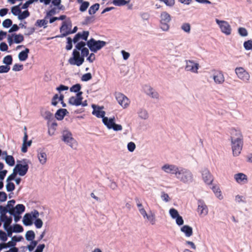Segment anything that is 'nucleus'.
<instances>
[{
	"label": "nucleus",
	"mask_w": 252,
	"mask_h": 252,
	"mask_svg": "<svg viewBox=\"0 0 252 252\" xmlns=\"http://www.w3.org/2000/svg\"><path fill=\"white\" fill-rule=\"evenodd\" d=\"M80 3H81V4L80 6L79 10L81 12L85 11L90 5V3L88 1H84L81 2Z\"/></svg>",
	"instance_id": "37"
},
{
	"label": "nucleus",
	"mask_w": 252,
	"mask_h": 252,
	"mask_svg": "<svg viewBox=\"0 0 252 252\" xmlns=\"http://www.w3.org/2000/svg\"><path fill=\"white\" fill-rule=\"evenodd\" d=\"M38 158L40 163L42 164H44L47 161V155L42 151L39 152L38 153Z\"/></svg>",
	"instance_id": "27"
},
{
	"label": "nucleus",
	"mask_w": 252,
	"mask_h": 252,
	"mask_svg": "<svg viewBox=\"0 0 252 252\" xmlns=\"http://www.w3.org/2000/svg\"><path fill=\"white\" fill-rule=\"evenodd\" d=\"M176 176L177 178L185 183L191 182L193 178L191 172L184 168L179 169L178 173L176 174Z\"/></svg>",
	"instance_id": "1"
},
{
	"label": "nucleus",
	"mask_w": 252,
	"mask_h": 252,
	"mask_svg": "<svg viewBox=\"0 0 252 252\" xmlns=\"http://www.w3.org/2000/svg\"><path fill=\"white\" fill-rule=\"evenodd\" d=\"M34 224L36 228H40L42 226L43 222L41 220L37 219L34 222Z\"/></svg>",
	"instance_id": "61"
},
{
	"label": "nucleus",
	"mask_w": 252,
	"mask_h": 252,
	"mask_svg": "<svg viewBox=\"0 0 252 252\" xmlns=\"http://www.w3.org/2000/svg\"><path fill=\"white\" fill-rule=\"evenodd\" d=\"M86 45V43L84 41H80L78 42L75 45V49L77 50H81L83 48L85 47Z\"/></svg>",
	"instance_id": "54"
},
{
	"label": "nucleus",
	"mask_w": 252,
	"mask_h": 252,
	"mask_svg": "<svg viewBox=\"0 0 252 252\" xmlns=\"http://www.w3.org/2000/svg\"><path fill=\"white\" fill-rule=\"evenodd\" d=\"M24 136L23 137V143L22 144V147L21 151L23 153H26L28 150V147H30L32 144V140L27 141L28 140V134L27 132V128L25 127Z\"/></svg>",
	"instance_id": "17"
},
{
	"label": "nucleus",
	"mask_w": 252,
	"mask_h": 252,
	"mask_svg": "<svg viewBox=\"0 0 252 252\" xmlns=\"http://www.w3.org/2000/svg\"><path fill=\"white\" fill-rule=\"evenodd\" d=\"M216 23L218 24L220 29L221 32L226 35L231 33L232 29L229 23L225 21L216 19Z\"/></svg>",
	"instance_id": "5"
},
{
	"label": "nucleus",
	"mask_w": 252,
	"mask_h": 252,
	"mask_svg": "<svg viewBox=\"0 0 252 252\" xmlns=\"http://www.w3.org/2000/svg\"><path fill=\"white\" fill-rule=\"evenodd\" d=\"M8 212V209L6 207H4L2 206H0V213L1 214V217L3 216H6V213Z\"/></svg>",
	"instance_id": "56"
},
{
	"label": "nucleus",
	"mask_w": 252,
	"mask_h": 252,
	"mask_svg": "<svg viewBox=\"0 0 252 252\" xmlns=\"http://www.w3.org/2000/svg\"><path fill=\"white\" fill-rule=\"evenodd\" d=\"M10 69L9 66L7 65H0V73H7Z\"/></svg>",
	"instance_id": "52"
},
{
	"label": "nucleus",
	"mask_w": 252,
	"mask_h": 252,
	"mask_svg": "<svg viewBox=\"0 0 252 252\" xmlns=\"http://www.w3.org/2000/svg\"><path fill=\"white\" fill-rule=\"evenodd\" d=\"M81 89V85L79 84H77L73 85L70 88V92L78 93Z\"/></svg>",
	"instance_id": "44"
},
{
	"label": "nucleus",
	"mask_w": 252,
	"mask_h": 252,
	"mask_svg": "<svg viewBox=\"0 0 252 252\" xmlns=\"http://www.w3.org/2000/svg\"><path fill=\"white\" fill-rule=\"evenodd\" d=\"M82 56L84 58L87 57L89 54V49L86 47L83 48L81 50Z\"/></svg>",
	"instance_id": "64"
},
{
	"label": "nucleus",
	"mask_w": 252,
	"mask_h": 252,
	"mask_svg": "<svg viewBox=\"0 0 252 252\" xmlns=\"http://www.w3.org/2000/svg\"><path fill=\"white\" fill-rule=\"evenodd\" d=\"M212 189L218 198H220V199L222 198V196L221 194V191L218 186H214L212 187Z\"/></svg>",
	"instance_id": "30"
},
{
	"label": "nucleus",
	"mask_w": 252,
	"mask_h": 252,
	"mask_svg": "<svg viewBox=\"0 0 252 252\" xmlns=\"http://www.w3.org/2000/svg\"><path fill=\"white\" fill-rule=\"evenodd\" d=\"M25 237L27 240L32 241L35 238L34 232L32 230H29L26 232Z\"/></svg>",
	"instance_id": "32"
},
{
	"label": "nucleus",
	"mask_w": 252,
	"mask_h": 252,
	"mask_svg": "<svg viewBox=\"0 0 252 252\" xmlns=\"http://www.w3.org/2000/svg\"><path fill=\"white\" fill-rule=\"evenodd\" d=\"M138 114L139 116L143 119H146L148 117V113L145 110H140Z\"/></svg>",
	"instance_id": "53"
},
{
	"label": "nucleus",
	"mask_w": 252,
	"mask_h": 252,
	"mask_svg": "<svg viewBox=\"0 0 252 252\" xmlns=\"http://www.w3.org/2000/svg\"><path fill=\"white\" fill-rule=\"evenodd\" d=\"M102 121L109 129H111V127L115 123V118L113 117L108 119L107 117H104L102 119Z\"/></svg>",
	"instance_id": "22"
},
{
	"label": "nucleus",
	"mask_w": 252,
	"mask_h": 252,
	"mask_svg": "<svg viewBox=\"0 0 252 252\" xmlns=\"http://www.w3.org/2000/svg\"><path fill=\"white\" fill-rule=\"evenodd\" d=\"M0 239L4 242L6 241L7 239L6 234L2 230H0Z\"/></svg>",
	"instance_id": "62"
},
{
	"label": "nucleus",
	"mask_w": 252,
	"mask_h": 252,
	"mask_svg": "<svg viewBox=\"0 0 252 252\" xmlns=\"http://www.w3.org/2000/svg\"><path fill=\"white\" fill-rule=\"evenodd\" d=\"M92 107L94 108V110L92 112L93 115L96 116L97 118H102V119H103V118L105 117L104 116L105 114L104 111L100 110L99 107L97 108V109H96L95 108L94 105H93Z\"/></svg>",
	"instance_id": "23"
},
{
	"label": "nucleus",
	"mask_w": 252,
	"mask_h": 252,
	"mask_svg": "<svg viewBox=\"0 0 252 252\" xmlns=\"http://www.w3.org/2000/svg\"><path fill=\"white\" fill-rule=\"evenodd\" d=\"M5 160L6 163L9 166H12L15 164V160L12 156H6Z\"/></svg>",
	"instance_id": "33"
},
{
	"label": "nucleus",
	"mask_w": 252,
	"mask_h": 252,
	"mask_svg": "<svg viewBox=\"0 0 252 252\" xmlns=\"http://www.w3.org/2000/svg\"><path fill=\"white\" fill-rule=\"evenodd\" d=\"M89 35V32L88 31H83L82 32H78L75 35L73 39V42L75 43L78 42L80 39L87 41Z\"/></svg>",
	"instance_id": "19"
},
{
	"label": "nucleus",
	"mask_w": 252,
	"mask_h": 252,
	"mask_svg": "<svg viewBox=\"0 0 252 252\" xmlns=\"http://www.w3.org/2000/svg\"><path fill=\"white\" fill-rule=\"evenodd\" d=\"M71 22L66 19L65 16L64 15V36L70 34L68 32L71 31Z\"/></svg>",
	"instance_id": "21"
},
{
	"label": "nucleus",
	"mask_w": 252,
	"mask_h": 252,
	"mask_svg": "<svg viewBox=\"0 0 252 252\" xmlns=\"http://www.w3.org/2000/svg\"><path fill=\"white\" fill-rule=\"evenodd\" d=\"M235 73L238 77L244 81H248L250 79V75L243 67H237L235 69Z\"/></svg>",
	"instance_id": "9"
},
{
	"label": "nucleus",
	"mask_w": 252,
	"mask_h": 252,
	"mask_svg": "<svg viewBox=\"0 0 252 252\" xmlns=\"http://www.w3.org/2000/svg\"><path fill=\"white\" fill-rule=\"evenodd\" d=\"M169 214L171 217L174 219L179 216L178 212L174 208H171L170 209Z\"/></svg>",
	"instance_id": "42"
},
{
	"label": "nucleus",
	"mask_w": 252,
	"mask_h": 252,
	"mask_svg": "<svg viewBox=\"0 0 252 252\" xmlns=\"http://www.w3.org/2000/svg\"><path fill=\"white\" fill-rule=\"evenodd\" d=\"M67 42L65 48L67 50H70L72 47V43L73 41L70 37H67Z\"/></svg>",
	"instance_id": "57"
},
{
	"label": "nucleus",
	"mask_w": 252,
	"mask_h": 252,
	"mask_svg": "<svg viewBox=\"0 0 252 252\" xmlns=\"http://www.w3.org/2000/svg\"><path fill=\"white\" fill-rule=\"evenodd\" d=\"M12 24V21L9 19H7L4 20L2 22V26L4 28H8L10 27Z\"/></svg>",
	"instance_id": "50"
},
{
	"label": "nucleus",
	"mask_w": 252,
	"mask_h": 252,
	"mask_svg": "<svg viewBox=\"0 0 252 252\" xmlns=\"http://www.w3.org/2000/svg\"><path fill=\"white\" fill-rule=\"evenodd\" d=\"M12 57L11 55H7L5 56L3 60V63L9 66L12 63Z\"/></svg>",
	"instance_id": "35"
},
{
	"label": "nucleus",
	"mask_w": 252,
	"mask_h": 252,
	"mask_svg": "<svg viewBox=\"0 0 252 252\" xmlns=\"http://www.w3.org/2000/svg\"><path fill=\"white\" fill-rule=\"evenodd\" d=\"M234 179L238 183L240 184H244L248 182L247 176L242 173L235 174L234 175Z\"/></svg>",
	"instance_id": "20"
},
{
	"label": "nucleus",
	"mask_w": 252,
	"mask_h": 252,
	"mask_svg": "<svg viewBox=\"0 0 252 252\" xmlns=\"http://www.w3.org/2000/svg\"><path fill=\"white\" fill-rule=\"evenodd\" d=\"M127 148L130 152H133L135 149V144L132 142L128 143L127 144Z\"/></svg>",
	"instance_id": "63"
},
{
	"label": "nucleus",
	"mask_w": 252,
	"mask_h": 252,
	"mask_svg": "<svg viewBox=\"0 0 252 252\" xmlns=\"http://www.w3.org/2000/svg\"><path fill=\"white\" fill-rule=\"evenodd\" d=\"M99 8V3H95L94 5H92L89 9V13L90 15H93L95 13L96 11L98 10Z\"/></svg>",
	"instance_id": "31"
},
{
	"label": "nucleus",
	"mask_w": 252,
	"mask_h": 252,
	"mask_svg": "<svg viewBox=\"0 0 252 252\" xmlns=\"http://www.w3.org/2000/svg\"><path fill=\"white\" fill-rule=\"evenodd\" d=\"M6 188L7 191H12L15 189V185L13 183L9 181L6 184Z\"/></svg>",
	"instance_id": "49"
},
{
	"label": "nucleus",
	"mask_w": 252,
	"mask_h": 252,
	"mask_svg": "<svg viewBox=\"0 0 252 252\" xmlns=\"http://www.w3.org/2000/svg\"><path fill=\"white\" fill-rule=\"evenodd\" d=\"M199 68V64L194 62L188 60L186 61V69L192 72L197 73Z\"/></svg>",
	"instance_id": "15"
},
{
	"label": "nucleus",
	"mask_w": 252,
	"mask_h": 252,
	"mask_svg": "<svg viewBox=\"0 0 252 252\" xmlns=\"http://www.w3.org/2000/svg\"><path fill=\"white\" fill-rule=\"evenodd\" d=\"M181 230L184 232L187 237H190L192 235V228L189 225H184L181 229Z\"/></svg>",
	"instance_id": "25"
},
{
	"label": "nucleus",
	"mask_w": 252,
	"mask_h": 252,
	"mask_svg": "<svg viewBox=\"0 0 252 252\" xmlns=\"http://www.w3.org/2000/svg\"><path fill=\"white\" fill-rule=\"evenodd\" d=\"M13 35H14V41L16 43H20L24 40V36L21 34H13Z\"/></svg>",
	"instance_id": "38"
},
{
	"label": "nucleus",
	"mask_w": 252,
	"mask_h": 252,
	"mask_svg": "<svg viewBox=\"0 0 252 252\" xmlns=\"http://www.w3.org/2000/svg\"><path fill=\"white\" fill-rule=\"evenodd\" d=\"M127 2L126 0H114L113 3L116 6L126 5Z\"/></svg>",
	"instance_id": "45"
},
{
	"label": "nucleus",
	"mask_w": 252,
	"mask_h": 252,
	"mask_svg": "<svg viewBox=\"0 0 252 252\" xmlns=\"http://www.w3.org/2000/svg\"><path fill=\"white\" fill-rule=\"evenodd\" d=\"M30 16V12L28 10H25L18 15L19 20L24 19Z\"/></svg>",
	"instance_id": "41"
},
{
	"label": "nucleus",
	"mask_w": 252,
	"mask_h": 252,
	"mask_svg": "<svg viewBox=\"0 0 252 252\" xmlns=\"http://www.w3.org/2000/svg\"><path fill=\"white\" fill-rule=\"evenodd\" d=\"M59 101H61V103L63 104V95L61 94L60 97H59L58 94H56L54 96L52 99V104L56 106Z\"/></svg>",
	"instance_id": "28"
},
{
	"label": "nucleus",
	"mask_w": 252,
	"mask_h": 252,
	"mask_svg": "<svg viewBox=\"0 0 252 252\" xmlns=\"http://www.w3.org/2000/svg\"><path fill=\"white\" fill-rule=\"evenodd\" d=\"M64 142L72 149H77L78 146L77 141L72 137L71 133L66 130H64Z\"/></svg>",
	"instance_id": "3"
},
{
	"label": "nucleus",
	"mask_w": 252,
	"mask_h": 252,
	"mask_svg": "<svg viewBox=\"0 0 252 252\" xmlns=\"http://www.w3.org/2000/svg\"><path fill=\"white\" fill-rule=\"evenodd\" d=\"M213 79L215 82L217 84H222L224 82V77L222 71L220 70H214Z\"/></svg>",
	"instance_id": "10"
},
{
	"label": "nucleus",
	"mask_w": 252,
	"mask_h": 252,
	"mask_svg": "<svg viewBox=\"0 0 252 252\" xmlns=\"http://www.w3.org/2000/svg\"><path fill=\"white\" fill-rule=\"evenodd\" d=\"M55 117L58 120H62L63 119V109L61 108L57 111L55 114Z\"/></svg>",
	"instance_id": "40"
},
{
	"label": "nucleus",
	"mask_w": 252,
	"mask_h": 252,
	"mask_svg": "<svg viewBox=\"0 0 252 252\" xmlns=\"http://www.w3.org/2000/svg\"><path fill=\"white\" fill-rule=\"evenodd\" d=\"M23 69V65L18 63L15 64L12 68V70L15 71H20Z\"/></svg>",
	"instance_id": "59"
},
{
	"label": "nucleus",
	"mask_w": 252,
	"mask_h": 252,
	"mask_svg": "<svg viewBox=\"0 0 252 252\" xmlns=\"http://www.w3.org/2000/svg\"><path fill=\"white\" fill-rule=\"evenodd\" d=\"M244 47L247 50H252V40H249L244 43Z\"/></svg>",
	"instance_id": "43"
},
{
	"label": "nucleus",
	"mask_w": 252,
	"mask_h": 252,
	"mask_svg": "<svg viewBox=\"0 0 252 252\" xmlns=\"http://www.w3.org/2000/svg\"><path fill=\"white\" fill-rule=\"evenodd\" d=\"M73 57L69 60V62L71 64L81 65L84 61V58L80 56L79 52L76 49H74L73 51Z\"/></svg>",
	"instance_id": "4"
},
{
	"label": "nucleus",
	"mask_w": 252,
	"mask_h": 252,
	"mask_svg": "<svg viewBox=\"0 0 252 252\" xmlns=\"http://www.w3.org/2000/svg\"><path fill=\"white\" fill-rule=\"evenodd\" d=\"M162 169L166 173L175 174L178 173L179 168L175 165L166 164L162 167Z\"/></svg>",
	"instance_id": "16"
},
{
	"label": "nucleus",
	"mask_w": 252,
	"mask_h": 252,
	"mask_svg": "<svg viewBox=\"0 0 252 252\" xmlns=\"http://www.w3.org/2000/svg\"><path fill=\"white\" fill-rule=\"evenodd\" d=\"M231 141H243V136L240 130L232 128L230 132Z\"/></svg>",
	"instance_id": "11"
},
{
	"label": "nucleus",
	"mask_w": 252,
	"mask_h": 252,
	"mask_svg": "<svg viewBox=\"0 0 252 252\" xmlns=\"http://www.w3.org/2000/svg\"><path fill=\"white\" fill-rule=\"evenodd\" d=\"M30 244L28 246L27 248L29 251L32 252L34 248L36 247V246L37 245L38 241H31Z\"/></svg>",
	"instance_id": "48"
},
{
	"label": "nucleus",
	"mask_w": 252,
	"mask_h": 252,
	"mask_svg": "<svg viewBox=\"0 0 252 252\" xmlns=\"http://www.w3.org/2000/svg\"><path fill=\"white\" fill-rule=\"evenodd\" d=\"M1 220L4 222L5 225H10L12 222V219L11 217H8L7 216H3L1 217Z\"/></svg>",
	"instance_id": "36"
},
{
	"label": "nucleus",
	"mask_w": 252,
	"mask_h": 252,
	"mask_svg": "<svg viewBox=\"0 0 252 252\" xmlns=\"http://www.w3.org/2000/svg\"><path fill=\"white\" fill-rule=\"evenodd\" d=\"M115 97L119 104L124 108L128 107L130 103V100L125 95L121 93H116Z\"/></svg>",
	"instance_id": "7"
},
{
	"label": "nucleus",
	"mask_w": 252,
	"mask_h": 252,
	"mask_svg": "<svg viewBox=\"0 0 252 252\" xmlns=\"http://www.w3.org/2000/svg\"><path fill=\"white\" fill-rule=\"evenodd\" d=\"M25 210V207L23 204H18L15 208V213L20 214Z\"/></svg>",
	"instance_id": "34"
},
{
	"label": "nucleus",
	"mask_w": 252,
	"mask_h": 252,
	"mask_svg": "<svg viewBox=\"0 0 252 252\" xmlns=\"http://www.w3.org/2000/svg\"><path fill=\"white\" fill-rule=\"evenodd\" d=\"M231 147L233 155L234 156H239L242 150L243 146V141H231Z\"/></svg>",
	"instance_id": "8"
},
{
	"label": "nucleus",
	"mask_w": 252,
	"mask_h": 252,
	"mask_svg": "<svg viewBox=\"0 0 252 252\" xmlns=\"http://www.w3.org/2000/svg\"><path fill=\"white\" fill-rule=\"evenodd\" d=\"M171 20L170 15L164 11L161 13L160 15V27L163 31H167L169 26L168 24Z\"/></svg>",
	"instance_id": "6"
},
{
	"label": "nucleus",
	"mask_w": 252,
	"mask_h": 252,
	"mask_svg": "<svg viewBox=\"0 0 252 252\" xmlns=\"http://www.w3.org/2000/svg\"><path fill=\"white\" fill-rule=\"evenodd\" d=\"M30 52V50L28 48H26L25 50L21 51L18 55V58L20 61H25L28 58V54Z\"/></svg>",
	"instance_id": "24"
},
{
	"label": "nucleus",
	"mask_w": 252,
	"mask_h": 252,
	"mask_svg": "<svg viewBox=\"0 0 252 252\" xmlns=\"http://www.w3.org/2000/svg\"><path fill=\"white\" fill-rule=\"evenodd\" d=\"M20 5L13 6L11 9V12L14 15H19L21 13V10L19 7Z\"/></svg>",
	"instance_id": "39"
},
{
	"label": "nucleus",
	"mask_w": 252,
	"mask_h": 252,
	"mask_svg": "<svg viewBox=\"0 0 252 252\" xmlns=\"http://www.w3.org/2000/svg\"><path fill=\"white\" fill-rule=\"evenodd\" d=\"M197 212L199 215L206 216L208 213V209L204 202L201 200L198 201Z\"/></svg>",
	"instance_id": "13"
},
{
	"label": "nucleus",
	"mask_w": 252,
	"mask_h": 252,
	"mask_svg": "<svg viewBox=\"0 0 252 252\" xmlns=\"http://www.w3.org/2000/svg\"><path fill=\"white\" fill-rule=\"evenodd\" d=\"M15 201L13 199L9 201L7 203V207L8 209V212L10 214H14L15 212V208L13 207Z\"/></svg>",
	"instance_id": "29"
},
{
	"label": "nucleus",
	"mask_w": 252,
	"mask_h": 252,
	"mask_svg": "<svg viewBox=\"0 0 252 252\" xmlns=\"http://www.w3.org/2000/svg\"><path fill=\"white\" fill-rule=\"evenodd\" d=\"M28 169L29 166L27 164L25 165L17 164L14 168V169L18 173L19 175L22 176H24L27 173Z\"/></svg>",
	"instance_id": "18"
},
{
	"label": "nucleus",
	"mask_w": 252,
	"mask_h": 252,
	"mask_svg": "<svg viewBox=\"0 0 252 252\" xmlns=\"http://www.w3.org/2000/svg\"><path fill=\"white\" fill-rule=\"evenodd\" d=\"M87 44L91 51L96 52L105 46L106 42L104 41H96L94 38H91L87 41Z\"/></svg>",
	"instance_id": "2"
},
{
	"label": "nucleus",
	"mask_w": 252,
	"mask_h": 252,
	"mask_svg": "<svg viewBox=\"0 0 252 252\" xmlns=\"http://www.w3.org/2000/svg\"><path fill=\"white\" fill-rule=\"evenodd\" d=\"M202 178L206 184L208 185L212 184L213 181V177L208 169L204 168L202 171Z\"/></svg>",
	"instance_id": "14"
},
{
	"label": "nucleus",
	"mask_w": 252,
	"mask_h": 252,
	"mask_svg": "<svg viewBox=\"0 0 252 252\" xmlns=\"http://www.w3.org/2000/svg\"><path fill=\"white\" fill-rule=\"evenodd\" d=\"M92 78V76L90 73H87L83 75L81 78V80L83 81H88L91 80Z\"/></svg>",
	"instance_id": "51"
},
{
	"label": "nucleus",
	"mask_w": 252,
	"mask_h": 252,
	"mask_svg": "<svg viewBox=\"0 0 252 252\" xmlns=\"http://www.w3.org/2000/svg\"><path fill=\"white\" fill-rule=\"evenodd\" d=\"M24 230L23 227L20 224H16L13 227V231L14 232H22Z\"/></svg>",
	"instance_id": "47"
},
{
	"label": "nucleus",
	"mask_w": 252,
	"mask_h": 252,
	"mask_svg": "<svg viewBox=\"0 0 252 252\" xmlns=\"http://www.w3.org/2000/svg\"><path fill=\"white\" fill-rule=\"evenodd\" d=\"M17 174V172L16 171L15 169H14L13 172L7 177L6 180L7 182H8L10 181L13 180L15 179Z\"/></svg>",
	"instance_id": "58"
},
{
	"label": "nucleus",
	"mask_w": 252,
	"mask_h": 252,
	"mask_svg": "<svg viewBox=\"0 0 252 252\" xmlns=\"http://www.w3.org/2000/svg\"><path fill=\"white\" fill-rule=\"evenodd\" d=\"M181 29L187 32H189L190 30V26L189 23H184L181 27Z\"/></svg>",
	"instance_id": "55"
},
{
	"label": "nucleus",
	"mask_w": 252,
	"mask_h": 252,
	"mask_svg": "<svg viewBox=\"0 0 252 252\" xmlns=\"http://www.w3.org/2000/svg\"><path fill=\"white\" fill-rule=\"evenodd\" d=\"M23 221L26 226L32 225V215L29 213L26 214L23 217Z\"/></svg>",
	"instance_id": "26"
},
{
	"label": "nucleus",
	"mask_w": 252,
	"mask_h": 252,
	"mask_svg": "<svg viewBox=\"0 0 252 252\" xmlns=\"http://www.w3.org/2000/svg\"><path fill=\"white\" fill-rule=\"evenodd\" d=\"M82 94V92H78L75 96L70 97L69 99V103L75 106L81 105L83 100Z\"/></svg>",
	"instance_id": "12"
},
{
	"label": "nucleus",
	"mask_w": 252,
	"mask_h": 252,
	"mask_svg": "<svg viewBox=\"0 0 252 252\" xmlns=\"http://www.w3.org/2000/svg\"><path fill=\"white\" fill-rule=\"evenodd\" d=\"M238 33L242 36H246L248 34L247 30L245 28L242 27L238 29Z\"/></svg>",
	"instance_id": "46"
},
{
	"label": "nucleus",
	"mask_w": 252,
	"mask_h": 252,
	"mask_svg": "<svg viewBox=\"0 0 252 252\" xmlns=\"http://www.w3.org/2000/svg\"><path fill=\"white\" fill-rule=\"evenodd\" d=\"M160 1L163 2L166 5L172 6L175 3V0H159Z\"/></svg>",
	"instance_id": "60"
}]
</instances>
